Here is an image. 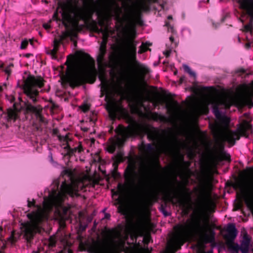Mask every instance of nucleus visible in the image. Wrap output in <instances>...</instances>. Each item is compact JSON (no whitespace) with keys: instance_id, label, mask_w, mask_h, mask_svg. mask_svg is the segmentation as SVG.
Masks as SVG:
<instances>
[{"instance_id":"obj_28","label":"nucleus","mask_w":253,"mask_h":253,"mask_svg":"<svg viewBox=\"0 0 253 253\" xmlns=\"http://www.w3.org/2000/svg\"><path fill=\"white\" fill-rule=\"evenodd\" d=\"M250 244V239L247 237H245L240 246V251L242 253H249Z\"/></svg>"},{"instance_id":"obj_33","label":"nucleus","mask_w":253,"mask_h":253,"mask_svg":"<svg viewBox=\"0 0 253 253\" xmlns=\"http://www.w3.org/2000/svg\"><path fill=\"white\" fill-rule=\"evenodd\" d=\"M245 203L253 214V198L247 197L245 200Z\"/></svg>"},{"instance_id":"obj_16","label":"nucleus","mask_w":253,"mask_h":253,"mask_svg":"<svg viewBox=\"0 0 253 253\" xmlns=\"http://www.w3.org/2000/svg\"><path fill=\"white\" fill-rule=\"evenodd\" d=\"M239 89L242 93V95L239 100V104L243 107L247 106L249 108L253 107V90H251L250 86L246 84L239 85Z\"/></svg>"},{"instance_id":"obj_44","label":"nucleus","mask_w":253,"mask_h":253,"mask_svg":"<svg viewBox=\"0 0 253 253\" xmlns=\"http://www.w3.org/2000/svg\"><path fill=\"white\" fill-rule=\"evenodd\" d=\"M183 69H184V71L188 73L190 76H193V77L196 76L195 73L193 71H192L191 70V68L188 65H184Z\"/></svg>"},{"instance_id":"obj_41","label":"nucleus","mask_w":253,"mask_h":253,"mask_svg":"<svg viewBox=\"0 0 253 253\" xmlns=\"http://www.w3.org/2000/svg\"><path fill=\"white\" fill-rule=\"evenodd\" d=\"M8 240L12 244H14L17 241L18 237L16 236L14 231L11 232L10 237L8 238Z\"/></svg>"},{"instance_id":"obj_3","label":"nucleus","mask_w":253,"mask_h":253,"mask_svg":"<svg viewBox=\"0 0 253 253\" xmlns=\"http://www.w3.org/2000/svg\"><path fill=\"white\" fill-rule=\"evenodd\" d=\"M152 175V169L150 166H145L143 172L140 175L136 170L134 162L128 163L124 171V178L127 184L130 186H137L142 189L148 186Z\"/></svg>"},{"instance_id":"obj_8","label":"nucleus","mask_w":253,"mask_h":253,"mask_svg":"<svg viewBox=\"0 0 253 253\" xmlns=\"http://www.w3.org/2000/svg\"><path fill=\"white\" fill-rule=\"evenodd\" d=\"M253 127L251 124L246 120L239 124L236 130L228 129L224 135V140L227 141L230 146H234L236 141L240 139L241 136L248 138L249 132H252Z\"/></svg>"},{"instance_id":"obj_51","label":"nucleus","mask_w":253,"mask_h":253,"mask_svg":"<svg viewBox=\"0 0 253 253\" xmlns=\"http://www.w3.org/2000/svg\"><path fill=\"white\" fill-rule=\"evenodd\" d=\"M141 8L144 11H148L150 10V6L147 4H143L141 6Z\"/></svg>"},{"instance_id":"obj_17","label":"nucleus","mask_w":253,"mask_h":253,"mask_svg":"<svg viewBox=\"0 0 253 253\" xmlns=\"http://www.w3.org/2000/svg\"><path fill=\"white\" fill-rule=\"evenodd\" d=\"M20 112V105L14 102L12 108H9L7 109L5 113L6 120L8 122L13 121L15 122L18 118V113Z\"/></svg>"},{"instance_id":"obj_24","label":"nucleus","mask_w":253,"mask_h":253,"mask_svg":"<svg viewBox=\"0 0 253 253\" xmlns=\"http://www.w3.org/2000/svg\"><path fill=\"white\" fill-rule=\"evenodd\" d=\"M139 150L145 154H152L155 151L154 144L148 143L145 144L142 143Z\"/></svg>"},{"instance_id":"obj_13","label":"nucleus","mask_w":253,"mask_h":253,"mask_svg":"<svg viewBox=\"0 0 253 253\" xmlns=\"http://www.w3.org/2000/svg\"><path fill=\"white\" fill-rule=\"evenodd\" d=\"M107 238L103 240H94L89 245V251L91 253H103L109 251L112 247L113 240L111 238L110 231L104 232Z\"/></svg>"},{"instance_id":"obj_38","label":"nucleus","mask_w":253,"mask_h":253,"mask_svg":"<svg viewBox=\"0 0 253 253\" xmlns=\"http://www.w3.org/2000/svg\"><path fill=\"white\" fill-rule=\"evenodd\" d=\"M117 203L115 205L119 204L120 205L118 207V211L120 212H122L125 211V208L123 206V200L121 197H119L116 199Z\"/></svg>"},{"instance_id":"obj_59","label":"nucleus","mask_w":253,"mask_h":253,"mask_svg":"<svg viewBox=\"0 0 253 253\" xmlns=\"http://www.w3.org/2000/svg\"><path fill=\"white\" fill-rule=\"evenodd\" d=\"M170 53L171 51L170 50H166L164 52V54L166 56V57H168L169 56Z\"/></svg>"},{"instance_id":"obj_43","label":"nucleus","mask_w":253,"mask_h":253,"mask_svg":"<svg viewBox=\"0 0 253 253\" xmlns=\"http://www.w3.org/2000/svg\"><path fill=\"white\" fill-rule=\"evenodd\" d=\"M179 161L180 165L183 166L186 165L187 167L190 166V163L189 162H186L184 161V156L181 155L179 157Z\"/></svg>"},{"instance_id":"obj_19","label":"nucleus","mask_w":253,"mask_h":253,"mask_svg":"<svg viewBox=\"0 0 253 253\" xmlns=\"http://www.w3.org/2000/svg\"><path fill=\"white\" fill-rule=\"evenodd\" d=\"M98 78L101 81L100 85L101 86V96H103L104 94L107 95L109 92L110 84L108 80L106 78L104 73L100 74Z\"/></svg>"},{"instance_id":"obj_61","label":"nucleus","mask_w":253,"mask_h":253,"mask_svg":"<svg viewBox=\"0 0 253 253\" xmlns=\"http://www.w3.org/2000/svg\"><path fill=\"white\" fill-rule=\"evenodd\" d=\"M71 148L70 145L68 143H66V146L64 147V149L65 150H66L67 151H68L69 150H70Z\"/></svg>"},{"instance_id":"obj_62","label":"nucleus","mask_w":253,"mask_h":253,"mask_svg":"<svg viewBox=\"0 0 253 253\" xmlns=\"http://www.w3.org/2000/svg\"><path fill=\"white\" fill-rule=\"evenodd\" d=\"M139 253H149V251H148V249H141L140 251H139Z\"/></svg>"},{"instance_id":"obj_18","label":"nucleus","mask_w":253,"mask_h":253,"mask_svg":"<svg viewBox=\"0 0 253 253\" xmlns=\"http://www.w3.org/2000/svg\"><path fill=\"white\" fill-rule=\"evenodd\" d=\"M216 143L221 152L220 154L216 157V161L218 162H221L222 160L230 161V155L223 152L224 149V142L220 139H217Z\"/></svg>"},{"instance_id":"obj_58","label":"nucleus","mask_w":253,"mask_h":253,"mask_svg":"<svg viewBox=\"0 0 253 253\" xmlns=\"http://www.w3.org/2000/svg\"><path fill=\"white\" fill-rule=\"evenodd\" d=\"M237 73L243 74L246 73V70L243 68H241L237 70Z\"/></svg>"},{"instance_id":"obj_53","label":"nucleus","mask_w":253,"mask_h":253,"mask_svg":"<svg viewBox=\"0 0 253 253\" xmlns=\"http://www.w3.org/2000/svg\"><path fill=\"white\" fill-rule=\"evenodd\" d=\"M58 138L60 142H64L66 139V137H65V136H62L60 134L58 135Z\"/></svg>"},{"instance_id":"obj_56","label":"nucleus","mask_w":253,"mask_h":253,"mask_svg":"<svg viewBox=\"0 0 253 253\" xmlns=\"http://www.w3.org/2000/svg\"><path fill=\"white\" fill-rule=\"evenodd\" d=\"M59 47H56V45H55L53 47V49L51 51V53L52 54H56L58 50Z\"/></svg>"},{"instance_id":"obj_45","label":"nucleus","mask_w":253,"mask_h":253,"mask_svg":"<svg viewBox=\"0 0 253 253\" xmlns=\"http://www.w3.org/2000/svg\"><path fill=\"white\" fill-rule=\"evenodd\" d=\"M29 44V42L27 39L23 40L21 42L20 48L21 49H25L27 48Z\"/></svg>"},{"instance_id":"obj_22","label":"nucleus","mask_w":253,"mask_h":253,"mask_svg":"<svg viewBox=\"0 0 253 253\" xmlns=\"http://www.w3.org/2000/svg\"><path fill=\"white\" fill-rule=\"evenodd\" d=\"M92 25L93 29L92 30L95 32L102 34V39L108 40L110 34L111 33V28H109V26H106L104 27V28H99L97 25V22H93Z\"/></svg>"},{"instance_id":"obj_10","label":"nucleus","mask_w":253,"mask_h":253,"mask_svg":"<svg viewBox=\"0 0 253 253\" xmlns=\"http://www.w3.org/2000/svg\"><path fill=\"white\" fill-rule=\"evenodd\" d=\"M45 81L41 76L36 77L30 75L25 81L23 86L24 93L29 97L33 102L36 103L37 101L36 97L39 95V91L35 89V87L42 88L43 86Z\"/></svg>"},{"instance_id":"obj_20","label":"nucleus","mask_w":253,"mask_h":253,"mask_svg":"<svg viewBox=\"0 0 253 253\" xmlns=\"http://www.w3.org/2000/svg\"><path fill=\"white\" fill-rule=\"evenodd\" d=\"M24 237L26 240L27 243H30L33 239L34 235V230L32 225L27 223L23 225Z\"/></svg>"},{"instance_id":"obj_29","label":"nucleus","mask_w":253,"mask_h":253,"mask_svg":"<svg viewBox=\"0 0 253 253\" xmlns=\"http://www.w3.org/2000/svg\"><path fill=\"white\" fill-rule=\"evenodd\" d=\"M96 15L99 18V20L97 24H98L101 27L104 26V21L103 19L104 14V12L102 9H98L96 11Z\"/></svg>"},{"instance_id":"obj_48","label":"nucleus","mask_w":253,"mask_h":253,"mask_svg":"<svg viewBox=\"0 0 253 253\" xmlns=\"http://www.w3.org/2000/svg\"><path fill=\"white\" fill-rule=\"evenodd\" d=\"M160 211L162 212V213L165 216H168L170 214L169 212L166 211L165 209V207L163 205H162L161 206Z\"/></svg>"},{"instance_id":"obj_46","label":"nucleus","mask_w":253,"mask_h":253,"mask_svg":"<svg viewBox=\"0 0 253 253\" xmlns=\"http://www.w3.org/2000/svg\"><path fill=\"white\" fill-rule=\"evenodd\" d=\"M179 142L178 138L175 136H172L171 141V145L172 146L176 145Z\"/></svg>"},{"instance_id":"obj_4","label":"nucleus","mask_w":253,"mask_h":253,"mask_svg":"<svg viewBox=\"0 0 253 253\" xmlns=\"http://www.w3.org/2000/svg\"><path fill=\"white\" fill-rule=\"evenodd\" d=\"M54 183L56 189H53L49 192L48 197L44 198V204L47 205V206L51 207L61 204L67 195L72 197L79 196L78 191L72 183H67L66 180H64L62 183L59 191H58L60 183L59 180H55Z\"/></svg>"},{"instance_id":"obj_57","label":"nucleus","mask_w":253,"mask_h":253,"mask_svg":"<svg viewBox=\"0 0 253 253\" xmlns=\"http://www.w3.org/2000/svg\"><path fill=\"white\" fill-rule=\"evenodd\" d=\"M43 27L46 29V30H48V29H50L51 28V26L50 25V24H49L48 23H44L43 24Z\"/></svg>"},{"instance_id":"obj_26","label":"nucleus","mask_w":253,"mask_h":253,"mask_svg":"<svg viewBox=\"0 0 253 253\" xmlns=\"http://www.w3.org/2000/svg\"><path fill=\"white\" fill-rule=\"evenodd\" d=\"M79 58L85 66L89 65L90 62L94 64V61L93 59L88 53L82 52L79 54Z\"/></svg>"},{"instance_id":"obj_23","label":"nucleus","mask_w":253,"mask_h":253,"mask_svg":"<svg viewBox=\"0 0 253 253\" xmlns=\"http://www.w3.org/2000/svg\"><path fill=\"white\" fill-rule=\"evenodd\" d=\"M106 53L107 49L99 48V52L96 58L97 63L99 67L106 66V63L105 59V56Z\"/></svg>"},{"instance_id":"obj_14","label":"nucleus","mask_w":253,"mask_h":253,"mask_svg":"<svg viewBox=\"0 0 253 253\" xmlns=\"http://www.w3.org/2000/svg\"><path fill=\"white\" fill-rule=\"evenodd\" d=\"M226 231L227 234L224 236V238L226 240V245L228 250L231 253H239L240 246L234 242L238 234L235 224H228Z\"/></svg>"},{"instance_id":"obj_25","label":"nucleus","mask_w":253,"mask_h":253,"mask_svg":"<svg viewBox=\"0 0 253 253\" xmlns=\"http://www.w3.org/2000/svg\"><path fill=\"white\" fill-rule=\"evenodd\" d=\"M109 60L110 63L109 67L114 70L118 69L120 63L118 55L116 53L113 54L109 56Z\"/></svg>"},{"instance_id":"obj_31","label":"nucleus","mask_w":253,"mask_h":253,"mask_svg":"<svg viewBox=\"0 0 253 253\" xmlns=\"http://www.w3.org/2000/svg\"><path fill=\"white\" fill-rule=\"evenodd\" d=\"M152 45L151 43L146 42H143L141 45L139 46V48L138 51V53L139 54H142L146 51H147L149 48L148 47L149 46H151Z\"/></svg>"},{"instance_id":"obj_54","label":"nucleus","mask_w":253,"mask_h":253,"mask_svg":"<svg viewBox=\"0 0 253 253\" xmlns=\"http://www.w3.org/2000/svg\"><path fill=\"white\" fill-rule=\"evenodd\" d=\"M77 147L78 152V153H81L82 152H83L84 151L83 146H82V145L81 143H80V144Z\"/></svg>"},{"instance_id":"obj_47","label":"nucleus","mask_w":253,"mask_h":253,"mask_svg":"<svg viewBox=\"0 0 253 253\" xmlns=\"http://www.w3.org/2000/svg\"><path fill=\"white\" fill-rule=\"evenodd\" d=\"M108 40L102 39V41L100 44V48L107 49V43Z\"/></svg>"},{"instance_id":"obj_32","label":"nucleus","mask_w":253,"mask_h":253,"mask_svg":"<svg viewBox=\"0 0 253 253\" xmlns=\"http://www.w3.org/2000/svg\"><path fill=\"white\" fill-rule=\"evenodd\" d=\"M179 104L177 101L172 99L166 104V107L168 110H170L177 108Z\"/></svg>"},{"instance_id":"obj_55","label":"nucleus","mask_w":253,"mask_h":253,"mask_svg":"<svg viewBox=\"0 0 253 253\" xmlns=\"http://www.w3.org/2000/svg\"><path fill=\"white\" fill-rule=\"evenodd\" d=\"M35 201L33 199V202H30L29 200H28V206L31 207L32 206H35Z\"/></svg>"},{"instance_id":"obj_34","label":"nucleus","mask_w":253,"mask_h":253,"mask_svg":"<svg viewBox=\"0 0 253 253\" xmlns=\"http://www.w3.org/2000/svg\"><path fill=\"white\" fill-rule=\"evenodd\" d=\"M26 109L28 111L37 114L42 109H38L37 107L28 103L26 105Z\"/></svg>"},{"instance_id":"obj_6","label":"nucleus","mask_w":253,"mask_h":253,"mask_svg":"<svg viewBox=\"0 0 253 253\" xmlns=\"http://www.w3.org/2000/svg\"><path fill=\"white\" fill-rule=\"evenodd\" d=\"M66 2L59 1L58 7L54 12L52 19L56 22H62L67 27L68 23L72 19V13L75 10V7L77 5V0H66Z\"/></svg>"},{"instance_id":"obj_30","label":"nucleus","mask_w":253,"mask_h":253,"mask_svg":"<svg viewBox=\"0 0 253 253\" xmlns=\"http://www.w3.org/2000/svg\"><path fill=\"white\" fill-rule=\"evenodd\" d=\"M122 157V155L121 153H118L117 155L115 156L113 163L115 170H117L119 164L123 161Z\"/></svg>"},{"instance_id":"obj_9","label":"nucleus","mask_w":253,"mask_h":253,"mask_svg":"<svg viewBox=\"0 0 253 253\" xmlns=\"http://www.w3.org/2000/svg\"><path fill=\"white\" fill-rule=\"evenodd\" d=\"M75 9V10L72 12V14L74 15V17L77 24L79 21L82 20L86 26L92 30L93 29V22H96L92 18L93 14L95 12L96 13L97 10L101 9L96 8L88 5L84 7L76 5Z\"/></svg>"},{"instance_id":"obj_42","label":"nucleus","mask_w":253,"mask_h":253,"mask_svg":"<svg viewBox=\"0 0 253 253\" xmlns=\"http://www.w3.org/2000/svg\"><path fill=\"white\" fill-rule=\"evenodd\" d=\"M42 110L37 114H36L37 118L39 119V122L41 123L47 124V122L45 120L44 117L41 114Z\"/></svg>"},{"instance_id":"obj_5","label":"nucleus","mask_w":253,"mask_h":253,"mask_svg":"<svg viewBox=\"0 0 253 253\" xmlns=\"http://www.w3.org/2000/svg\"><path fill=\"white\" fill-rule=\"evenodd\" d=\"M97 76V71L95 67L81 72H76L67 75L66 82L72 88H75L86 83L93 84Z\"/></svg>"},{"instance_id":"obj_52","label":"nucleus","mask_w":253,"mask_h":253,"mask_svg":"<svg viewBox=\"0 0 253 253\" xmlns=\"http://www.w3.org/2000/svg\"><path fill=\"white\" fill-rule=\"evenodd\" d=\"M234 187L235 189H238L241 190L243 188V185L241 183L238 182L235 185Z\"/></svg>"},{"instance_id":"obj_60","label":"nucleus","mask_w":253,"mask_h":253,"mask_svg":"<svg viewBox=\"0 0 253 253\" xmlns=\"http://www.w3.org/2000/svg\"><path fill=\"white\" fill-rule=\"evenodd\" d=\"M130 238L133 241H134L135 242H136V240H137V236L135 234H132L130 236Z\"/></svg>"},{"instance_id":"obj_12","label":"nucleus","mask_w":253,"mask_h":253,"mask_svg":"<svg viewBox=\"0 0 253 253\" xmlns=\"http://www.w3.org/2000/svg\"><path fill=\"white\" fill-rule=\"evenodd\" d=\"M239 8L243 10L244 13L239 18L240 21L244 23L243 18L245 15H247L250 17L248 24L244 26L243 31L250 32L253 34V0H238Z\"/></svg>"},{"instance_id":"obj_27","label":"nucleus","mask_w":253,"mask_h":253,"mask_svg":"<svg viewBox=\"0 0 253 253\" xmlns=\"http://www.w3.org/2000/svg\"><path fill=\"white\" fill-rule=\"evenodd\" d=\"M28 217L38 222H42L45 218V215L42 211H35L28 214Z\"/></svg>"},{"instance_id":"obj_35","label":"nucleus","mask_w":253,"mask_h":253,"mask_svg":"<svg viewBox=\"0 0 253 253\" xmlns=\"http://www.w3.org/2000/svg\"><path fill=\"white\" fill-rule=\"evenodd\" d=\"M151 117L152 120L157 121L158 120L162 121L164 119V117L160 115L157 112H153L151 113Z\"/></svg>"},{"instance_id":"obj_11","label":"nucleus","mask_w":253,"mask_h":253,"mask_svg":"<svg viewBox=\"0 0 253 253\" xmlns=\"http://www.w3.org/2000/svg\"><path fill=\"white\" fill-rule=\"evenodd\" d=\"M213 113L217 119L219 120L222 124L228 126L230 123V119L225 115H222L220 111V108L229 109L233 105L231 99L226 97L214 99L211 102Z\"/></svg>"},{"instance_id":"obj_39","label":"nucleus","mask_w":253,"mask_h":253,"mask_svg":"<svg viewBox=\"0 0 253 253\" xmlns=\"http://www.w3.org/2000/svg\"><path fill=\"white\" fill-rule=\"evenodd\" d=\"M118 191L116 192L114 194L116 195H118L119 194H123L124 192L125 187V185L122 184V183H119L118 184Z\"/></svg>"},{"instance_id":"obj_2","label":"nucleus","mask_w":253,"mask_h":253,"mask_svg":"<svg viewBox=\"0 0 253 253\" xmlns=\"http://www.w3.org/2000/svg\"><path fill=\"white\" fill-rule=\"evenodd\" d=\"M114 131L116 134L109 139L110 143L107 147V151L111 154L114 153L117 147L119 149L123 147L129 138L135 137L141 133H146L148 139L152 141L158 140L160 137V133L156 128L150 129L147 126L136 123L127 126L120 124Z\"/></svg>"},{"instance_id":"obj_15","label":"nucleus","mask_w":253,"mask_h":253,"mask_svg":"<svg viewBox=\"0 0 253 253\" xmlns=\"http://www.w3.org/2000/svg\"><path fill=\"white\" fill-rule=\"evenodd\" d=\"M191 195L190 190L185 186H180L178 191L174 193V197L177 199V203L182 209V212L185 215H188L189 213V210L186 205V201H190Z\"/></svg>"},{"instance_id":"obj_37","label":"nucleus","mask_w":253,"mask_h":253,"mask_svg":"<svg viewBox=\"0 0 253 253\" xmlns=\"http://www.w3.org/2000/svg\"><path fill=\"white\" fill-rule=\"evenodd\" d=\"M158 193L154 191L151 194L150 196H149V197L148 199V201H149V202L154 203V202H157L158 201Z\"/></svg>"},{"instance_id":"obj_40","label":"nucleus","mask_w":253,"mask_h":253,"mask_svg":"<svg viewBox=\"0 0 253 253\" xmlns=\"http://www.w3.org/2000/svg\"><path fill=\"white\" fill-rule=\"evenodd\" d=\"M14 67V65L13 63H10L5 68L3 69V71L7 75L8 79V77L11 75V68Z\"/></svg>"},{"instance_id":"obj_50","label":"nucleus","mask_w":253,"mask_h":253,"mask_svg":"<svg viewBox=\"0 0 253 253\" xmlns=\"http://www.w3.org/2000/svg\"><path fill=\"white\" fill-rule=\"evenodd\" d=\"M81 109L84 112H86L89 110V106L86 104H85L81 107Z\"/></svg>"},{"instance_id":"obj_63","label":"nucleus","mask_w":253,"mask_h":253,"mask_svg":"<svg viewBox=\"0 0 253 253\" xmlns=\"http://www.w3.org/2000/svg\"><path fill=\"white\" fill-rule=\"evenodd\" d=\"M160 103V101L159 100H156L153 102V105L154 107H156L157 106L159 105Z\"/></svg>"},{"instance_id":"obj_21","label":"nucleus","mask_w":253,"mask_h":253,"mask_svg":"<svg viewBox=\"0 0 253 253\" xmlns=\"http://www.w3.org/2000/svg\"><path fill=\"white\" fill-rule=\"evenodd\" d=\"M107 110L109 113V116L110 119L112 120H115L117 118V113L118 112L121 113L122 114L127 115V113L124 108L121 107L118 108L114 105H111L107 108Z\"/></svg>"},{"instance_id":"obj_49","label":"nucleus","mask_w":253,"mask_h":253,"mask_svg":"<svg viewBox=\"0 0 253 253\" xmlns=\"http://www.w3.org/2000/svg\"><path fill=\"white\" fill-rule=\"evenodd\" d=\"M75 152L73 151V149L71 148L70 150L67 151V153L64 155V156H68L69 157H72L73 155H74Z\"/></svg>"},{"instance_id":"obj_64","label":"nucleus","mask_w":253,"mask_h":253,"mask_svg":"<svg viewBox=\"0 0 253 253\" xmlns=\"http://www.w3.org/2000/svg\"><path fill=\"white\" fill-rule=\"evenodd\" d=\"M247 84L250 86L251 90H253V81H252L249 84Z\"/></svg>"},{"instance_id":"obj_7","label":"nucleus","mask_w":253,"mask_h":253,"mask_svg":"<svg viewBox=\"0 0 253 253\" xmlns=\"http://www.w3.org/2000/svg\"><path fill=\"white\" fill-rule=\"evenodd\" d=\"M137 43L133 40L129 39L126 42V49L125 52V60L124 66L126 68H129L131 65H136L143 76L149 73V69L141 64L137 60Z\"/></svg>"},{"instance_id":"obj_1","label":"nucleus","mask_w":253,"mask_h":253,"mask_svg":"<svg viewBox=\"0 0 253 253\" xmlns=\"http://www.w3.org/2000/svg\"><path fill=\"white\" fill-rule=\"evenodd\" d=\"M198 192V200L199 208L194 211V214L191 216V219L187 220L188 224H178L174 227L178 234L171 240L169 244L174 252L181 249L185 241L186 237L191 235H203L202 240L205 244L211 243V247L214 248L215 233L211 231L209 234L206 233L208 227V219L206 216L205 205L207 200V194L205 186L200 188H195Z\"/></svg>"},{"instance_id":"obj_36","label":"nucleus","mask_w":253,"mask_h":253,"mask_svg":"<svg viewBox=\"0 0 253 253\" xmlns=\"http://www.w3.org/2000/svg\"><path fill=\"white\" fill-rule=\"evenodd\" d=\"M135 20L136 23L140 26H142L143 25V22L141 18V11H138L135 13Z\"/></svg>"}]
</instances>
